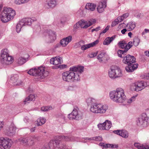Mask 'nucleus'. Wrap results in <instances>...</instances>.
Masks as SVG:
<instances>
[{
  "instance_id": "8",
  "label": "nucleus",
  "mask_w": 149,
  "mask_h": 149,
  "mask_svg": "<svg viewBox=\"0 0 149 149\" xmlns=\"http://www.w3.org/2000/svg\"><path fill=\"white\" fill-rule=\"evenodd\" d=\"M108 109V106L106 104L94 103L91 107L90 111L96 113H104Z\"/></svg>"
},
{
  "instance_id": "21",
  "label": "nucleus",
  "mask_w": 149,
  "mask_h": 149,
  "mask_svg": "<svg viewBox=\"0 0 149 149\" xmlns=\"http://www.w3.org/2000/svg\"><path fill=\"white\" fill-rule=\"evenodd\" d=\"M96 7V4L93 3H88L86 4L85 8L89 11H93L95 10Z\"/></svg>"
},
{
  "instance_id": "12",
  "label": "nucleus",
  "mask_w": 149,
  "mask_h": 149,
  "mask_svg": "<svg viewBox=\"0 0 149 149\" xmlns=\"http://www.w3.org/2000/svg\"><path fill=\"white\" fill-rule=\"evenodd\" d=\"M82 115L77 107L74 108L72 112L68 115V118L70 120L73 119L78 120L82 118Z\"/></svg>"
},
{
  "instance_id": "22",
  "label": "nucleus",
  "mask_w": 149,
  "mask_h": 149,
  "mask_svg": "<svg viewBox=\"0 0 149 149\" xmlns=\"http://www.w3.org/2000/svg\"><path fill=\"white\" fill-rule=\"evenodd\" d=\"M35 96L34 95L31 94L26 97L23 101L24 104L28 103L31 101L35 100Z\"/></svg>"
},
{
  "instance_id": "9",
  "label": "nucleus",
  "mask_w": 149,
  "mask_h": 149,
  "mask_svg": "<svg viewBox=\"0 0 149 149\" xmlns=\"http://www.w3.org/2000/svg\"><path fill=\"white\" fill-rule=\"evenodd\" d=\"M132 42L131 41L129 42L127 44L124 41H120L118 43V45L120 48L124 49L123 50H118V56L121 58H123V55L125 54L132 47Z\"/></svg>"
},
{
  "instance_id": "5",
  "label": "nucleus",
  "mask_w": 149,
  "mask_h": 149,
  "mask_svg": "<svg viewBox=\"0 0 149 149\" xmlns=\"http://www.w3.org/2000/svg\"><path fill=\"white\" fill-rule=\"evenodd\" d=\"M16 14L14 10L10 8H5L1 14V21L4 23L7 22L13 18Z\"/></svg>"
},
{
  "instance_id": "2",
  "label": "nucleus",
  "mask_w": 149,
  "mask_h": 149,
  "mask_svg": "<svg viewBox=\"0 0 149 149\" xmlns=\"http://www.w3.org/2000/svg\"><path fill=\"white\" fill-rule=\"evenodd\" d=\"M109 96L111 100L117 103H122L126 98L124 90L120 88H118L116 90L111 91L109 93Z\"/></svg>"
},
{
  "instance_id": "24",
  "label": "nucleus",
  "mask_w": 149,
  "mask_h": 149,
  "mask_svg": "<svg viewBox=\"0 0 149 149\" xmlns=\"http://www.w3.org/2000/svg\"><path fill=\"white\" fill-rule=\"evenodd\" d=\"M115 38V36H113L111 37L107 38L103 42L104 45H108L110 44Z\"/></svg>"
},
{
  "instance_id": "52",
  "label": "nucleus",
  "mask_w": 149,
  "mask_h": 149,
  "mask_svg": "<svg viewBox=\"0 0 149 149\" xmlns=\"http://www.w3.org/2000/svg\"><path fill=\"white\" fill-rule=\"evenodd\" d=\"M56 58H57V61H58V62H59L60 61V64H61L62 63L63 61L62 59V58L61 57L58 56L56 57Z\"/></svg>"
},
{
  "instance_id": "60",
  "label": "nucleus",
  "mask_w": 149,
  "mask_h": 149,
  "mask_svg": "<svg viewBox=\"0 0 149 149\" xmlns=\"http://www.w3.org/2000/svg\"><path fill=\"white\" fill-rule=\"evenodd\" d=\"M3 126V124L2 122H0V130L2 128Z\"/></svg>"
},
{
  "instance_id": "58",
  "label": "nucleus",
  "mask_w": 149,
  "mask_h": 149,
  "mask_svg": "<svg viewBox=\"0 0 149 149\" xmlns=\"http://www.w3.org/2000/svg\"><path fill=\"white\" fill-rule=\"evenodd\" d=\"M29 120L28 119V118L27 117H26L24 118V121L25 122H29Z\"/></svg>"
},
{
  "instance_id": "42",
  "label": "nucleus",
  "mask_w": 149,
  "mask_h": 149,
  "mask_svg": "<svg viewBox=\"0 0 149 149\" xmlns=\"http://www.w3.org/2000/svg\"><path fill=\"white\" fill-rule=\"evenodd\" d=\"M52 109V106H50L48 107H41V111H47L49 110Z\"/></svg>"
},
{
  "instance_id": "6",
  "label": "nucleus",
  "mask_w": 149,
  "mask_h": 149,
  "mask_svg": "<svg viewBox=\"0 0 149 149\" xmlns=\"http://www.w3.org/2000/svg\"><path fill=\"white\" fill-rule=\"evenodd\" d=\"M13 60V57L10 55L8 49H4L1 50L0 54V61L1 63L9 65L12 63Z\"/></svg>"
},
{
  "instance_id": "17",
  "label": "nucleus",
  "mask_w": 149,
  "mask_h": 149,
  "mask_svg": "<svg viewBox=\"0 0 149 149\" xmlns=\"http://www.w3.org/2000/svg\"><path fill=\"white\" fill-rule=\"evenodd\" d=\"M95 20L93 19L91 20L88 23H86L84 20L79 22V26L82 28H86L91 26L95 22Z\"/></svg>"
},
{
  "instance_id": "40",
  "label": "nucleus",
  "mask_w": 149,
  "mask_h": 149,
  "mask_svg": "<svg viewBox=\"0 0 149 149\" xmlns=\"http://www.w3.org/2000/svg\"><path fill=\"white\" fill-rule=\"evenodd\" d=\"M95 102V100L92 98L90 97L86 100V102L88 105L92 104Z\"/></svg>"
},
{
  "instance_id": "16",
  "label": "nucleus",
  "mask_w": 149,
  "mask_h": 149,
  "mask_svg": "<svg viewBox=\"0 0 149 149\" xmlns=\"http://www.w3.org/2000/svg\"><path fill=\"white\" fill-rule=\"evenodd\" d=\"M36 21V19L35 17L32 18H27L22 19L20 21V23L22 24V25H31L32 22Z\"/></svg>"
},
{
  "instance_id": "30",
  "label": "nucleus",
  "mask_w": 149,
  "mask_h": 149,
  "mask_svg": "<svg viewBox=\"0 0 149 149\" xmlns=\"http://www.w3.org/2000/svg\"><path fill=\"white\" fill-rule=\"evenodd\" d=\"M46 122V119L44 118L40 117L37 120V124L38 126L44 124Z\"/></svg>"
},
{
  "instance_id": "31",
  "label": "nucleus",
  "mask_w": 149,
  "mask_h": 149,
  "mask_svg": "<svg viewBox=\"0 0 149 149\" xmlns=\"http://www.w3.org/2000/svg\"><path fill=\"white\" fill-rule=\"evenodd\" d=\"M105 8L104 7V4L102 3H100L97 8V10L99 13H102L104 10Z\"/></svg>"
},
{
  "instance_id": "64",
  "label": "nucleus",
  "mask_w": 149,
  "mask_h": 149,
  "mask_svg": "<svg viewBox=\"0 0 149 149\" xmlns=\"http://www.w3.org/2000/svg\"><path fill=\"white\" fill-rule=\"evenodd\" d=\"M35 127H34L32 128L31 129L30 131L31 132H34L35 130Z\"/></svg>"
},
{
  "instance_id": "34",
  "label": "nucleus",
  "mask_w": 149,
  "mask_h": 149,
  "mask_svg": "<svg viewBox=\"0 0 149 149\" xmlns=\"http://www.w3.org/2000/svg\"><path fill=\"white\" fill-rule=\"evenodd\" d=\"M105 53L104 52H101L97 56V58L100 62H102L103 60L105 59Z\"/></svg>"
},
{
  "instance_id": "45",
  "label": "nucleus",
  "mask_w": 149,
  "mask_h": 149,
  "mask_svg": "<svg viewBox=\"0 0 149 149\" xmlns=\"http://www.w3.org/2000/svg\"><path fill=\"white\" fill-rule=\"evenodd\" d=\"M137 97V95L133 96L131 98H130L127 101V103H131L132 102L136 100V98Z\"/></svg>"
},
{
  "instance_id": "3",
  "label": "nucleus",
  "mask_w": 149,
  "mask_h": 149,
  "mask_svg": "<svg viewBox=\"0 0 149 149\" xmlns=\"http://www.w3.org/2000/svg\"><path fill=\"white\" fill-rule=\"evenodd\" d=\"M123 62L128 65L125 67V70L128 72H132L136 69L138 67V64H134L136 62V58L133 56L128 54L124 57Z\"/></svg>"
},
{
  "instance_id": "53",
  "label": "nucleus",
  "mask_w": 149,
  "mask_h": 149,
  "mask_svg": "<svg viewBox=\"0 0 149 149\" xmlns=\"http://www.w3.org/2000/svg\"><path fill=\"white\" fill-rule=\"evenodd\" d=\"M79 24V22H78L76 24H75L74 26V28L75 29H77L79 28L80 26Z\"/></svg>"
},
{
  "instance_id": "47",
  "label": "nucleus",
  "mask_w": 149,
  "mask_h": 149,
  "mask_svg": "<svg viewBox=\"0 0 149 149\" xmlns=\"http://www.w3.org/2000/svg\"><path fill=\"white\" fill-rule=\"evenodd\" d=\"M92 139L95 140L96 141H101L102 140V138L101 136H100L94 137Z\"/></svg>"
},
{
  "instance_id": "41",
  "label": "nucleus",
  "mask_w": 149,
  "mask_h": 149,
  "mask_svg": "<svg viewBox=\"0 0 149 149\" xmlns=\"http://www.w3.org/2000/svg\"><path fill=\"white\" fill-rule=\"evenodd\" d=\"M140 42V39L137 37H135L134 39L133 44L135 46H137Z\"/></svg>"
},
{
  "instance_id": "10",
  "label": "nucleus",
  "mask_w": 149,
  "mask_h": 149,
  "mask_svg": "<svg viewBox=\"0 0 149 149\" xmlns=\"http://www.w3.org/2000/svg\"><path fill=\"white\" fill-rule=\"evenodd\" d=\"M136 122L138 126L146 127L149 125V117H147L145 113H143L138 118Z\"/></svg>"
},
{
  "instance_id": "4",
  "label": "nucleus",
  "mask_w": 149,
  "mask_h": 149,
  "mask_svg": "<svg viewBox=\"0 0 149 149\" xmlns=\"http://www.w3.org/2000/svg\"><path fill=\"white\" fill-rule=\"evenodd\" d=\"M28 73L30 75L35 76L37 79H43L48 75V72L45 71V68L42 66L36 67L31 69Z\"/></svg>"
},
{
  "instance_id": "54",
  "label": "nucleus",
  "mask_w": 149,
  "mask_h": 149,
  "mask_svg": "<svg viewBox=\"0 0 149 149\" xmlns=\"http://www.w3.org/2000/svg\"><path fill=\"white\" fill-rule=\"evenodd\" d=\"M113 146V144H106V147L105 148H111L112 146Z\"/></svg>"
},
{
  "instance_id": "49",
  "label": "nucleus",
  "mask_w": 149,
  "mask_h": 149,
  "mask_svg": "<svg viewBox=\"0 0 149 149\" xmlns=\"http://www.w3.org/2000/svg\"><path fill=\"white\" fill-rule=\"evenodd\" d=\"M121 130H114L113 131V132L116 134L117 135H118L120 136V133H121Z\"/></svg>"
},
{
  "instance_id": "61",
  "label": "nucleus",
  "mask_w": 149,
  "mask_h": 149,
  "mask_svg": "<svg viewBox=\"0 0 149 149\" xmlns=\"http://www.w3.org/2000/svg\"><path fill=\"white\" fill-rule=\"evenodd\" d=\"M66 66L65 65H62L60 66V68L63 69L65 68Z\"/></svg>"
},
{
  "instance_id": "46",
  "label": "nucleus",
  "mask_w": 149,
  "mask_h": 149,
  "mask_svg": "<svg viewBox=\"0 0 149 149\" xmlns=\"http://www.w3.org/2000/svg\"><path fill=\"white\" fill-rule=\"evenodd\" d=\"M83 42V41H81L78 42L76 43L74 46V47L75 48H77L80 47L81 46V43Z\"/></svg>"
},
{
  "instance_id": "63",
  "label": "nucleus",
  "mask_w": 149,
  "mask_h": 149,
  "mask_svg": "<svg viewBox=\"0 0 149 149\" xmlns=\"http://www.w3.org/2000/svg\"><path fill=\"white\" fill-rule=\"evenodd\" d=\"M145 54L147 56H149V51L148 52L145 51Z\"/></svg>"
},
{
  "instance_id": "33",
  "label": "nucleus",
  "mask_w": 149,
  "mask_h": 149,
  "mask_svg": "<svg viewBox=\"0 0 149 149\" xmlns=\"http://www.w3.org/2000/svg\"><path fill=\"white\" fill-rule=\"evenodd\" d=\"M31 0H15V3L17 5H20L27 3Z\"/></svg>"
},
{
  "instance_id": "56",
  "label": "nucleus",
  "mask_w": 149,
  "mask_h": 149,
  "mask_svg": "<svg viewBox=\"0 0 149 149\" xmlns=\"http://www.w3.org/2000/svg\"><path fill=\"white\" fill-rule=\"evenodd\" d=\"M99 145L100 146H102L103 148H105L106 144H104L103 143H100L99 144Z\"/></svg>"
},
{
  "instance_id": "62",
  "label": "nucleus",
  "mask_w": 149,
  "mask_h": 149,
  "mask_svg": "<svg viewBox=\"0 0 149 149\" xmlns=\"http://www.w3.org/2000/svg\"><path fill=\"white\" fill-rule=\"evenodd\" d=\"M118 147V145H113V146H112V148H117Z\"/></svg>"
},
{
  "instance_id": "28",
  "label": "nucleus",
  "mask_w": 149,
  "mask_h": 149,
  "mask_svg": "<svg viewBox=\"0 0 149 149\" xmlns=\"http://www.w3.org/2000/svg\"><path fill=\"white\" fill-rule=\"evenodd\" d=\"M128 28V31L133 30L136 26V23L134 22H130L127 25H125Z\"/></svg>"
},
{
  "instance_id": "32",
  "label": "nucleus",
  "mask_w": 149,
  "mask_h": 149,
  "mask_svg": "<svg viewBox=\"0 0 149 149\" xmlns=\"http://www.w3.org/2000/svg\"><path fill=\"white\" fill-rule=\"evenodd\" d=\"M104 123L105 130H108L111 127L112 124L110 121L108 120H106Z\"/></svg>"
},
{
  "instance_id": "36",
  "label": "nucleus",
  "mask_w": 149,
  "mask_h": 149,
  "mask_svg": "<svg viewBox=\"0 0 149 149\" xmlns=\"http://www.w3.org/2000/svg\"><path fill=\"white\" fill-rule=\"evenodd\" d=\"M26 61L25 58L23 57L19 58L17 61V62L19 65H21L25 63Z\"/></svg>"
},
{
  "instance_id": "19",
  "label": "nucleus",
  "mask_w": 149,
  "mask_h": 149,
  "mask_svg": "<svg viewBox=\"0 0 149 149\" xmlns=\"http://www.w3.org/2000/svg\"><path fill=\"white\" fill-rule=\"evenodd\" d=\"M98 42L99 40H97L93 42L81 46V48L82 50H85L88 48L94 46Z\"/></svg>"
},
{
  "instance_id": "1",
  "label": "nucleus",
  "mask_w": 149,
  "mask_h": 149,
  "mask_svg": "<svg viewBox=\"0 0 149 149\" xmlns=\"http://www.w3.org/2000/svg\"><path fill=\"white\" fill-rule=\"evenodd\" d=\"M84 71V67L82 66L71 67L69 71L62 73L63 80L67 82H75L80 79L79 74Z\"/></svg>"
},
{
  "instance_id": "50",
  "label": "nucleus",
  "mask_w": 149,
  "mask_h": 149,
  "mask_svg": "<svg viewBox=\"0 0 149 149\" xmlns=\"http://www.w3.org/2000/svg\"><path fill=\"white\" fill-rule=\"evenodd\" d=\"M109 26H107L105 29L100 33V35H101L102 33H105L109 29Z\"/></svg>"
},
{
  "instance_id": "13",
  "label": "nucleus",
  "mask_w": 149,
  "mask_h": 149,
  "mask_svg": "<svg viewBox=\"0 0 149 149\" xmlns=\"http://www.w3.org/2000/svg\"><path fill=\"white\" fill-rule=\"evenodd\" d=\"M146 83L143 81H139L132 84L131 88L136 91H139L143 89L146 86Z\"/></svg>"
},
{
  "instance_id": "39",
  "label": "nucleus",
  "mask_w": 149,
  "mask_h": 149,
  "mask_svg": "<svg viewBox=\"0 0 149 149\" xmlns=\"http://www.w3.org/2000/svg\"><path fill=\"white\" fill-rule=\"evenodd\" d=\"M121 133L120 136L126 138L128 137V134L126 131L125 130H121Z\"/></svg>"
},
{
  "instance_id": "51",
  "label": "nucleus",
  "mask_w": 149,
  "mask_h": 149,
  "mask_svg": "<svg viewBox=\"0 0 149 149\" xmlns=\"http://www.w3.org/2000/svg\"><path fill=\"white\" fill-rule=\"evenodd\" d=\"M116 19L118 20V22H121L124 19V17L122 16L118 17Z\"/></svg>"
},
{
  "instance_id": "29",
  "label": "nucleus",
  "mask_w": 149,
  "mask_h": 149,
  "mask_svg": "<svg viewBox=\"0 0 149 149\" xmlns=\"http://www.w3.org/2000/svg\"><path fill=\"white\" fill-rule=\"evenodd\" d=\"M115 78L121 77L122 75V73L121 70L118 67L115 66Z\"/></svg>"
},
{
  "instance_id": "43",
  "label": "nucleus",
  "mask_w": 149,
  "mask_h": 149,
  "mask_svg": "<svg viewBox=\"0 0 149 149\" xmlns=\"http://www.w3.org/2000/svg\"><path fill=\"white\" fill-rule=\"evenodd\" d=\"M97 126L100 130H105L104 122L102 123H100L98 124Z\"/></svg>"
},
{
  "instance_id": "23",
  "label": "nucleus",
  "mask_w": 149,
  "mask_h": 149,
  "mask_svg": "<svg viewBox=\"0 0 149 149\" xmlns=\"http://www.w3.org/2000/svg\"><path fill=\"white\" fill-rule=\"evenodd\" d=\"M58 138L59 139L65 140V141H74L75 140V138L73 137H70L64 136H58Z\"/></svg>"
},
{
  "instance_id": "20",
  "label": "nucleus",
  "mask_w": 149,
  "mask_h": 149,
  "mask_svg": "<svg viewBox=\"0 0 149 149\" xmlns=\"http://www.w3.org/2000/svg\"><path fill=\"white\" fill-rule=\"evenodd\" d=\"M46 33L47 34V35H48V36L50 38V42H52L53 41L55 40L56 39V35L54 31H52L51 30H49L46 32Z\"/></svg>"
},
{
  "instance_id": "27",
  "label": "nucleus",
  "mask_w": 149,
  "mask_h": 149,
  "mask_svg": "<svg viewBox=\"0 0 149 149\" xmlns=\"http://www.w3.org/2000/svg\"><path fill=\"white\" fill-rule=\"evenodd\" d=\"M134 146L138 149H149V147L146 145L141 144L138 143H135Z\"/></svg>"
},
{
  "instance_id": "25",
  "label": "nucleus",
  "mask_w": 149,
  "mask_h": 149,
  "mask_svg": "<svg viewBox=\"0 0 149 149\" xmlns=\"http://www.w3.org/2000/svg\"><path fill=\"white\" fill-rule=\"evenodd\" d=\"M57 0H49L47 4L49 8H53L56 6Z\"/></svg>"
},
{
  "instance_id": "44",
  "label": "nucleus",
  "mask_w": 149,
  "mask_h": 149,
  "mask_svg": "<svg viewBox=\"0 0 149 149\" xmlns=\"http://www.w3.org/2000/svg\"><path fill=\"white\" fill-rule=\"evenodd\" d=\"M97 54V52L89 54H88L87 57L90 58H93L96 56Z\"/></svg>"
},
{
  "instance_id": "26",
  "label": "nucleus",
  "mask_w": 149,
  "mask_h": 149,
  "mask_svg": "<svg viewBox=\"0 0 149 149\" xmlns=\"http://www.w3.org/2000/svg\"><path fill=\"white\" fill-rule=\"evenodd\" d=\"M115 66L111 67L109 71V77L111 78H115Z\"/></svg>"
},
{
  "instance_id": "37",
  "label": "nucleus",
  "mask_w": 149,
  "mask_h": 149,
  "mask_svg": "<svg viewBox=\"0 0 149 149\" xmlns=\"http://www.w3.org/2000/svg\"><path fill=\"white\" fill-rule=\"evenodd\" d=\"M50 63L52 64L55 65H58L60 64V61L59 62L57 61V58L55 57V58H52L50 60Z\"/></svg>"
},
{
  "instance_id": "57",
  "label": "nucleus",
  "mask_w": 149,
  "mask_h": 149,
  "mask_svg": "<svg viewBox=\"0 0 149 149\" xmlns=\"http://www.w3.org/2000/svg\"><path fill=\"white\" fill-rule=\"evenodd\" d=\"M127 31V29H124L121 31V33L123 34H124L125 32Z\"/></svg>"
},
{
  "instance_id": "38",
  "label": "nucleus",
  "mask_w": 149,
  "mask_h": 149,
  "mask_svg": "<svg viewBox=\"0 0 149 149\" xmlns=\"http://www.w3.org/2000/svg\"><path fill=\"white\" fill-rule=\"evenodd\" d=\"M24 25H22V24L20 23L19 21L16 26V30L17 33H19L21 31V29Z\"/></svg>"
},
{
  "instance_id": "7",
  "label": "nucleus",
  "mask_w": 149,
  "mask_h": 149,
  "mask_svg": "<svg viewBox=\"0 0 149 149\" xmlns=\"http://www.w3.org/2000/svg\"><path fill=\"white\" fill-rule=\"evenodd\" d=\"M38 137L35 136L32 137H22L18 139V141L21 144L27 147H30L35 144L38 140Z\"/></svg>"
},
{
  "instance_id": "48",
  "label": "nucleus",
  "mask_w": 149,
  "mask_h": 149,
  "mask_svg": "<svg viewBox=\"0 0 149 149\" xmlns=\"http://www.w3.org/2000/svg\"><path fill=\"white\" fill-rule=\"evenodd\" d=\"M118 23V20L117 19H116L112 22L111 26L112 27H113L117 25Z\"/></svg>"
},
{
  "instance_id": "14",
  "label": "nucleus",
  "mask_w": 149,
  "mask_h": 149,
  "mask_svg": "<svg viewBox=\"0 0 149 149\" xmlns=\"http://www.w3.org/2000/svg\"><path fill=\"white\" fill-rule=\"evenodd\" d=\"M11 140L3 137L0 138V146L1 149H9L11 146Z\"/></svg>"
},
{
  "instance_id": "11",
  "label": "nucleus",
  "mask_w": 149,
  "mask_h": 149,
  "mask_svg": "<svg viewBox=\"0 0 149 149\" xmlns=\"http://www.w3.org/2000/svg\"><path fill=\"white\" fill-rule=\"evenodd\" d=\"M59 139L51 140L49 143V146L50 149H65V145L60 143Z\"/></svg>"
},
{
  "instance_id": "18",
  "label": "nucleus",
  "mask_w": 149,
  "mask_h": 149,
  "mask_svg": "<svg viewBox=\"0 0 149 149\" xmlns=\"http://www.w3.org/2000/svg\"><path fill=\"white\" fill-rule=\"evenodd\" d=\"M72 38V36H71L64 38L60 40V43L62 46L65 47L71 41Z\"/></svg>"
},
{
  "instance_id": "35",
  "label": "nucleus",
  "mask_w": 149,
  "mask_h": 149,
  "mask_svg": "<svg viewBox=\"0 0 149 149\" xmlns=\"http://www.w3.org/2000/svg\"><path fill=\"white\" fill-rule=\"evenodd\" d=\"M18 79V76L16 75H14L10 78V82L13 84L15 83Z\"/></svg>"
},
{
  "instance_id": "59",
  "label": "nucleus",
  "mask_w": 149,
  "mask_h": 149,
  "mask_svg": "<svg viewBox=\"0 0 149 149\" xmlns=\"http://www.w3.org/2000/svg\"><path fill=\"white\" fill-rule=\"evenodd\" d=\"M61 45L60 43L57 44L56 45L55 47L56 48L59 47H61Z\"/></svg>"
},
{
  "instance_id": "55",
  "label": "nucleus",
  "mask_w": 149,
  "mask_h": 149,
  "mask_svg": "<svg viewBox=\"0 0 149 149\" xmlns=\"http://www.w3.org/2000/svg\"><path fill=\"white\" fill-rule=\"evenodd\" d=\"M129 16V14L128 13H125L124 14L122 15V17H124V19H125L127 17Z\"/></svg>"
},
{
  "instance_id": "15",
  "label": "nucleus",
  "mask_w": 149,
  "mask_h": 149,
  "mask_svg": "<svg viewBox=\"0 0 149 149\" xmlns=\"http://www.w3.org/2000/svg\"><path fill=\"white\" fill-rule=\"evenodd\" d=\"M16 127L13 123H11L10 126L7 127L5 130L6 134L10 136H13L15 133Z\"/></svg>"
}]
</instances>
